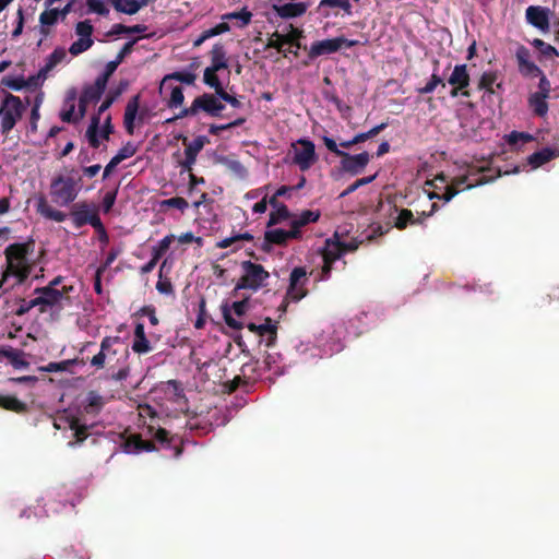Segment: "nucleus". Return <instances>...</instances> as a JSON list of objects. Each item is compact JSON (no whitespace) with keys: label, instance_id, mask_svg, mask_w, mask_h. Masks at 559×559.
Segmentation results:
<instances>
[{"label":"nucleus","instance_id":"7c9ffc66","mask_svg":"<svg viewBox=\"0 0 559 559\" xmlns=\"http://www.w3.org/2000/svg\"><path fill=\"white\" fill-rule=\"evenodd\" d=\"M258 335L261 337L266 336L265 345L267 347L274 346L277 338V323L273 322L271 318H265L264 323L259 324Z\"/></svg>","mask_w":559,"mask_h":559},{"label":"nucleus","instance_id":"dca6fc26","mask_svg":"<svg viewBox=\"0 0 559 559\" xmlns=\"http://www.w3.org/2000/svg\"><path fill=\"white\" fill-rule=\"evenodd\" d=\"M550 10L540 5H530L525 11V19L528 24L542 32H548Z\"/></svg>","mask_w":559,"mask_h":559},{"label":"nucleus","instance_id":"58836bf2","mask_svg":"<svg viewBox=\"0 0 559 559\" xmlns=\"http://www.w3.org/2000/svg\"><path fill=\"white\" fill-rule=\"evenodd\" d=\"M554 157H555V152L549 147H545V148L530 155L527 158V162L532 167L537 168V167L548 163Z\"/></svg>","mask_w":559,"mask_h":559},{"label":"nucleus","instance_id":"c03bdc74","mask_svg":"<svg viewBox=\"0 0 559 559\" xmlns=\"http://www.w3.org/2000/svg\"><path fill=\"white\" fill-rule=\"evenodd\" d=\"M223 20L231 21V20H238L239 27H245L248 24H250L252 19V13L247 9L242 8L240 11L229 12L222 16Z\"/></svg>","mask_w":559,"mask_h":559},{"label":"nucleus","instance_id":"cd10ccee","mask_svg":"<svg viewBox=\"0 0 559 559\" xmlns=\"http://www.w3.org/2000/svg\"><path fill=\"white\" fill-rule=\"evenodd\" d=\"M140 107V95H134L129 99L124 109L123 124L126 131L132 135L134 133V121Z\"/></svg>","mask_w":559,"mask_h":559},{"label":"nucleus","instance_id":"20e7f679","mask_svg":"<svg viewBox=\"0 0 559 559\" xmlns=\"http://www.w3.org/2000/svg\"><path fill=\"white\" fill-rule=\"evenodd\" d=\"M322 141L331 153L341 157L340 168L346 174L352 176L361 174L370 160V155L368 152L350 155L349 153L340 150L337 143L332 138L323 135Z\"/></svg>","mask_w":559,"mask_h":559},{"label":"nucleus","instance_id":"72a5a7b5","mask_svg":"<svg viewBox=\"0 0 559 559\" xmlns=\"http://www.w3.org/2000/svg\"><path fill=\"white\" fill-rule=\"evenodd\" d=\"M195 79H197V75L192 71H176V72L169 73L164 76V79L160 83V86H159V92L160 93L163 92V90L166 87L167 82L170 80H176L178 82H181V83H185L188 85H192V84H194Z\"/></svg>","mask_w":559,"mask_h":559},{"label":"nucleus","instance_id":"13d9d810","mask_svg":"<svg viewBox=\"0 0 559 559\" xmlns=\"http://www.w3.org/2000/svg\"><path fill=\"white\" fill-rule=\"evenodd\" d=\"M222 311H223L224 321L228 328H230L233 330H237V331H239L243 328L242 322L233 317V314L227 306H224Z\"/></svg>","mask_w":559,"mask_h":559},{"label":"nucleus","instance_id":"49530a36","mask_svg":"<svg viewBox=\"0 0 559 559\" xmlns=\"http://www.w3.org/2000/svg\"><path fill=\"white\" fill-rule=\"evenodd\" d=\"M289 217H290V212H289L288 207L285 204H283L278 207L274 209L270 213L267 227L281 224L282 222L288 219Z\"/></svg>","mask_w":559,"mask_h":559},{"label":"nucleus","instance_id":"052dcab7","mask_svg":"<svg viewBox=\"0 0 559 559\" xmlns=\"http://www.w3.org/2000/svg\"><path fill=\"white\" fill-rule=\"evenodd\" d=\"M136 153V146L132 142H128L122 146L115 157L121 163L122 160L132 157Z\"/></svg>","mask_w":559,"mask_h":559},{"label":"nucleus","instance_id":"338daca9","mask_svg":"<svg viewBox=\"0 0 559 559\" xmlns=\"http://www.w3.org/2000/svg\"><path fill=\"white\" fill-rule=\"evenodd\" d=\"M537 78H539V82H538V91L536 93L546 95V96H550V92H551L550 81L547 79V76L545 75V73L543 71H542V74H539Z\"/></svg>","mask_w":559,"mask_h":559},{"label":"nucleus","instance_id":"423d86ee","mask_svg":"<svg viewBox=\"0 0 559 559\" xmlns=\"http://www.w3.org/2000/svg\"><path fill=\"white\" fill-rule=\"evenodd\" d=\"M24 111V106L21 99L12 94H9L2 102L0 107L1 130L8 133L21 119Z\"/></svg>","mask_w":559,"mask_h":559},{"label":"nucleus","instance_id":"f3484780","mask_svg":"<svg viewBox=\"0 0 559 559\" xmlns=\"http://www.w3.org/2000/svg\"><path fill=\"white\" fill-rule=\"evenodd\" d=\"M194 104L198 112L202 110L212 117H219L222 110L225 108L217 95L209 93L195 97Z\"/></svg>","mask_w":559,"mask_h":559},{"label":"nucleus","instance_id":"37998d69","mask_svg":"<svg viewBox=\"0 0 559 559\" xmlns=\"http://www.w3.org/2000/svg\"><path fill=\"white\" fill-rule=\"evenodd\" d=\"M217 70L211 68V67H207L205 68L204 70V74H203V81L206 85H209L210 87L214 88L215 91V95H217L218 93H221L224 87L217 76Z\"/></svg>","mask_w":559,"mask_h":559},{"label":"nucleus","instance_id":"e433bc0d","mask_svg":"<svg viewBox=\"0 0 559 559\" xmlns=\"http://www.w3.org/2000/svg\"><path fill=\"white\" fill-rule=\"evenodd\" d=\"M70 9V3H68L63 11L60 12L58 11L57 9H50V10H46L44 11L40 15H39V23H40V26L43 28V32H46L45 31V27H48V26H51L53 25L55 23H57L59 16L61 14H66L68 12V10Z\"/></svg>","mask_w":559,"mask_h":559},{"label":"nucleus","instance_id":"412c9836","mask_svg":"<svg viewBox=\"0 0 559 559\" xmlns=\"http://www.w3.org/2000/svg\"><path fill=\"white\" fill-rule=\"evenodd\" d=\"M336 9L342 10L345 15L353 14L350 0H320L318 5V12L324 17H329L332 14L337 16L338 12L334 11Z\"/></svg>","mask_w":559,"mask_h":559},{"label":"nucleus","instance_id":"0e129e2a","mask_svg":"<svg viewBox=\"0 0 559 559\" xmlns=\"http://www.w3.org/2000/svg\"><path fill=\"white\" fill-rule=\"evenodd\" d=\"M68 368H69V361L63 360L60 362H50L47 366L39 367V370L44 371V372H60V371L68 370Z\"/></svg>","mask_w":559,"mask_h":559},{"label":"nucleus","instance_id":"8fccbe9b","mask_svg":"<svg viewBox=\"0 0 559 559\" xmlns=\"http://www.w3.org/2000/svg\"><path fill=\"white\" fill-rule=\"evenodd\" d=\"M174 238V235L165 236L156 246L152 248V257H154L155 260H159L169 249Z\"/></svg>","mask_w":559,"mask_h":559},{"label":"nucleus","instance_id":"393cba45","mask_svg":"<svg viewBox=\"0 0 559 559\" xmlns=\"http://www.w3.org/2000/svg\"><path fill=\"white\" fill-rule=\"evenodd\" d=\"M1 83L13 91L38 87L43 84L37 74L28 79H24L23 76H5L2 79Z\"/></svg>","mask_w":559,"mask_h":559},{"label":"nucleus","instance_id":"f257e3e1","mask_svg":"<svg viewBox=\"0 0 559 559\" xmlns=\"http://www.w3.org/2000/svg\"><path fill=\"white\" fill-rule=\"evenodd\" d=\"M106 404V399L99 392L91 390L85 396L79 401L76 413L78 415H72V444L82 443L88 436V430L94 427V423L86 424L81 423L80 416H91L95 418L104 408Z\"/></svg>","mask_w":559,"mask_h":559},{"label":"nucleus","instance_id":"79ce46f5","mask_svg":"<svg viewBox=\"0 0 559 559\" xmlns=\"http://www.w3.org/2000/svg\"><path fill=\"white\" fill-rule=\"evenodd\" d=\"M188 139L183 138V144L186 145L185 154H191L198 156L204 145L210 143V140L205 135L197 136L192 142L187 143Z\"/></svg>","mask_w":559,"mask_h":559},{"label":"nucleus","instance_id":"4468645a","mask_svg":"<svg viewBox=\"0 0 559 559\" xmlns=\"http://www.w3.org/2000/svg\"><path fill=\"white\" fill-rule=\"evenodd\" d=\"M486 180L480 179L477 181V183L468 182V176H461L452 180L451 183L447 185L444 187V192L442 194H439L437 192H432L429 194V199H439L443 200L444 202H449L452 200L459 192L472 189L473 187L477 185L485 183Z\"/></svg>","mask_w":559,"mask_h":559},{"label":"nucleus","instance_id":"6ab92c4d","mask_svg":"<svg viewBox=\"0 0 559 559\" xmlns=\"http://www.w3.org/2000/svg\"><path fill=\"white\" fill-rule=\"evenodd\" d=\"M106 86L107 84L105 82H102V80L96 78L94 84L88 85L83 90L79 103L81 116L84 115L87 104L97 103L102 98Z\"/></svg>","mask_w":559,"mask_h":559},{"label":"nucleus","instance_id":"b1692460","mask_svg":"<svg viewBox=\"0 0 559 559\" xmlns=\"http://www.w3.org/2000/svg\"><path fill=\"white\" fill-rule=\"evenodd\" d=\"M429 215H430V213L421 212L419 216L415 217L411 210L402 209L399 211V214L395 217L394 226L399 230H403L408 226L424 225L426 218Z\"/></svg>","mask_w":559,"mask_h":559},{"label":"nucleus","instance_id":"5701e85b","mask_svg":"<svg viewBox=\"0 0 559 559\" xmlns=\"http://www.w3.org/2000/svg\"><path fill=\"white\" fill-rule=\"evenodd\" d=\"M122 449L126 453L136 454L155 451L156 447L153 441L143 440L140 435H131L122 442Z\"/></svg>","mask_w":559,"mask_h":559},{"label":"nucleus","instance_id":"603ef678","mask_svg":"<svg viewBox=\"0 0 559 559\" xmlns=\"http://www.w3.org/2000/svg\"><path fill=\"white\" fill-rule=\"evenodd\" d=\"M160 207L163 209H178L181 212H185L189 207V203L186 199L181 197H174L170 199L163 200L160 202Z\"/></svg>","mask_w":559,"mask_h":559},{"label":"nucleus","instance_id":"864d4df0","mask_svg":"<svg viewBox=\"0 0 559 559\" xmlns=\"http://www.w3.org/2000/svg\"><path fill=\"white\" fill-rule=\"evenodd\" d=\"M386 127H388V123L386 122H382V123L377 124L376 127L371 128L367 132L357 133L355 135V141L358 142V144H359V143H362V142L369 140V139H372L376 135H378L381 131H383Z\"/></svg>","mask_w":559,"mask_h":559},{"label":"nucleus","instance_id":"bb28decb","mask_svg":"<svg viewBox=\"0 0 559 559\" xmlns=\"http://www.w3.org/2000/svg\"><path fill=\"white\" fill-rule=\"evenodd\" d=\"M153 349L151 342L145 334L144 324L138 322L134 328V337L132 342V350L139 355L147 354Z\"/></svg>","mask_w":559,"mask_h":559},{"label":"nucleus","instance_id":"5fc2aeb1","mask_svg":"<svg viewBox=\"0 0 559 559\" xmlns=\"http://www.w3.org/2000/svg\"><path fill=\"white\" fill-rule=\"evenodd\" d=\"M185 100L183 91L180 86H174L171 88L170 98L167 102L169 108H177L182 105Z\"/></svg>","mask_w":559,"mask_h":559},{"label":"nucleus","instance_id":"f704fd0d","mask_svg":"<svg viewBox=\"0 0 559 559\" xmlns=\"http://www.w3.org/2000/svg\"><path fill=\"white\" fill-rule=\"evenodd\" d=\"M37 211L46 218L52 219L55 222H62L67 217L66 213L58 210H53L52 206L48 204V202L44 198L38 199Z\"/></svg>","mask_w":559,"mask_h":559},{"label":"nucleus","instance_id":"774afa93","mask_svg":"<svg viewBox=\"0 0 559 559\" xmlns=\"http://www.w3.org/2000/svg\"><path fill=\"white\" fill-rule=\"evenodd\" d=\"M249 308V298H245L239 301H235L231 305V309L237 317H242Z\"/></svg>","mask_w":559,"mask_h":559},{"label":"nucleus","instance_id":"473e14b6","mask_svg":"<svg viewBox=\"0 0 559 559\" xmlns=\"http://www.w3.org/2000/svg\"><path fill=\"white\" fill-rule=\"evenodd\" d=\"M211 68L221 71L228 68L226 51L222 44H215L211 50Z\"/></svg>","mask_w":559,"mask_h":559},{"label":"nucleus","instance_id":"2eb2a0df","mask_svg":"<svg viewBox=\"0 0 559 559\" xmlns=\"http://www.w3.org/2000/svg\"><path fill=\"white\" fill-rule=\"evenodd\" d=\"M94 27L90 20L81 21L75 26L78 40L72 43V56L80 55L90 49L94 43L92 39Z\"/></svg>","mask_w":559,"mask_h":559},{"label":"nucleus","instance_id":"ddd939ff","mask_svg":"<svg viewBox=\"0 0 559 559\" xmlns=\"http://www.w3.org/2000/svg\"><path fill=\"white\" fill-rule=\"evenodd\" d=\"M531 51L524 45H519L515 50L518 71L523 78L535 79L542 74V69L531 60Z\"/></svg>","mask_w":559,"mask_h":559},{"label":"nucleus","instance_id":"6e6552de","mask_svg":"<svg viewBox=\"0 0 559 559\" xmlns=\"http://www.w3.org/2000/svg\"><path fill=\"white\" fill-rule=\"evenodd\" d=\"M100 221L99 209L94 203L78 202L72 204V225L81 228L84 225L94 227Z\"/></svg>","mask_w":559,"mask_h":559},{"label":"nucleus","instance_id":"aec40b11","mask_svg":"<svg viewBox=\"0 0 559 559\" xmlns=\"http://www.w3.org/2000/svg\"><path fill=\"white\" fill-rule=\"evenodd\" d=\"M112 105V103L110 102V99H107L105 97L104 102L100 104V106L98 107V110L96 114H94L91 118V123L86 130V138L88 140V143L91 144L92 147L94 148H98L99 145H100V142L98 140V129H99V124H100V116L107 110L110 108V106Z\"/></svg>","mask_w":559,"mask_h":559},{"label":"nucleus","instance_id":"4be33fe9","mask_svg":"<svg viewBox=\"0 0 559 559\" xmlns=\"http://www.w3.org/2000/svg\"><path fill=\"white\" fill-rule=\"evenodd\" d=\"M51 201L59 205L64 206L70 202V181L66 178H58L51 185Z\"/></svg>","mask_w":559,"mask_h":559},{"label":"nucleus","instance_id":"a211bd4d","mask_svg":"<svg viewBox=\"0 0 559 559\" xmlns=\"http://www.w3.org/2000/svg\"><path fill=\"white\" fill-rule=\"evenodd\" d=\"M281 1L282 0H278L276 3L272 4V11L283 20L299 17L308 10L306 2L281 3Z\"/></svg>","mask_w":559,"mask_h":559},{"label":"nucleus","instance_id":"c9c22d12","mask_svg":"<svg viewBox=\"0 0 559 559\" xmlns=\"http://www.w3.org/2000/svg\"><path fill=\"white\" fill-rule=\"evenodd\" d=\"M343 255L341 240L328 239L322 250L323 260L335 262Z\"/></svg>","mask_w":559,"mask_h":559},{"label":"nucleus","instance_id":"0eeeda50","mask_svg":"<svg viewBox=\"0 0 559 559\" xmlns=\"http://www.w3.org/2000/svg\"><path fill=\"white\" fill-rule=\"evenodd\" d=\"M294 151L293 162L301 171L309 170L318 160L316 145L308 139H299L292 145Z\"/></svg>","mask_w":559,"mask_h":559},{"label":"nucleus","instance_id":"9d476101","mask_svg":"<svg viewBox=\"0 0 559 559\" xmlns=\"http://www.w3.org/2000/svg\"><path fill=\"white\" fill-rule=\"evenodd\" d=\"M308 283L307 271L304 266L294 267L289 275V285L286 290V299L299 301L308 294L306 285Z\"/></svg>","mask_w":559,"mask_h":559},{"label":"nucleus","instance_id":"c85d7f7f","mask_svg":"<svg viewBox=\"0 0 559 559\" xmlns=\"http://www.w3.org/2000/svg\"><path fill=\"white\" fill-rule=\"evenodd\" d=\"M67 56L64 48H56L46 60L45 66L38 71L37 75L41 83L47 79L49 71H51L58 63H60Z\"/></svg>","mask_w":559,"mask_h":559},{"label":"nucleus","instance_id":"3c124183","mask_svg":"<svg viewBox=\"0 0 559 559\" xmlns=\"http://www.w3.org/2000/svg\"><path fill=\"white\" fill-rule=\"evenodd\" d=\"M0 406L13 412H22L25 408L24 403L19 401L16 397L2 395L0 396Z\"/></svg>","mask_w":559,"mask_h":559},{"label":"nucleus","instance_id":"a19ab883","mask_svg":"<svg viewBox=\"0 0 559 559\" xmlns=\"http://www.w3.org/2000/svg\"><path fill=\"white\" fill-rule=\"evenodd\" d=\"M117 12L133 15L139 12L135 0H109Z\"/></svg>","mask_w":559,"mask_h":559},{"label":"nucleus","instance_id":"6e6d98bb","mask_svg":"<svg viewBox=\"0 0 559 559\" xmlns=\"http://www.w3.org/2000/svg\"><path fill=\"white\" fill-rule=\"evenodd\" d=\"M88 12L97 13L106 16L109 14V9L103 0H86Z\"/></svg>","mask_w":559,"mask_h":559},{"label":"nucleus","instance_id":"ea45409f","mask_svg":"<svg viewBox=\"0 0 559 559\" xmlns=\"http://www.w3.org/2000/svg\"><path fill=\"white\" fill-rule=\"evenodd\" d=\"M61 298V294L55 289H44L31 301L32 307L36 305H52Z\"/></svg>","mask_w":559,"mask_h":559},{"label":"nucleus","instance_id":"c756f323","mask_svg":"<svg viewBox=\"0 0 559 559\" xmlns=\"http://www.w3.org/2000/svg\"><path fill=\"white\" fill-rule=\"evenodd\" d=\"M549 96L532 93L528 96L527 103L528 107L532 109L535 116L545 117L548 112L549 106L547 99Z\"/></svg>","mask_w":559,"mask_h":559},{"label":"nucleus","instance_id":"f8f14e48","mask_svg":"<svg viewBox=\"0 0 559 559\" xmlns=\"http://www.w3.org/2000/svg\"><path fill=\"white\" fill-rule=\"evenodd\" d=\"M301 231H297L290 226L289 230L282 228L269 229L264 233V241L262 243V250L269 252L272 246H286L290 239H299Z\"/></svg>","mask_w":559,"mask_h":559},{"label":"nucleus","instance_id":"4d7b16f0","mask_svg":"<svg viewBox=\"0 0 559 559\" xmlns=\"http://www.w3.org/2000/svg\"><path fill=\"white\" fill-rule=\"evenodd\" d=\"M288 40L287 36H283V34H280L278 32H274L272 37L266 43V48H274L278 52L283 51V46Z\"/></svg>","mask_w":559,"mask_h":559},{"label":"nucleus","instance_id":"09e8293b","mask_svg":"<svg viewBox=\"0 0 559 559\" xmlns=\"http://www.w3.org/2000/svg\"><path fill=\"white\" fill-rule=\"evenodd\" d=\"M506 141L510 146H518L520 143L525 144L534 141V136L527 132L512 131L506 135Z\"/></svg>","mask_w":559,"mask_h":559},{"label":"nucleus","instance_id":"a18cd8bd","mask_svg":"<svg viewBox=\"0 0 559 559\" xmlns=\"http://www.w3.org/2000/svg\"><path fill=\"white\" fill-rule=\"evenodd\" d=\"M531 44L539 51V53L548 59H554L559 56V51L556 47L545 43L543 39L535 38Z\"/></svg>","mask_w":559,"mask_h":559},{"label":"nucleus","instance_id":"39448f33","mask_svg":"<svg viewBox=\"0 0 559 559\" xmlns=\"http://www.w3.org/2000/svg\"><path fill=\"white\" fill-rule=\"evenodd\" d=\"M116 344H121L119 336H106L102 340L98 353L94 354L92 357H84L83 354L85 352L91 353L92 348L96 345L94 342H87L80 350L81 356L72 358V368L80 365L83 366L87 360H90L91 366L97 370L105 368L106 362L108 361L106 350H111V347Z\"/></svg>","mask_w":559,"mask_h":559},{"label":"nucleus","instance_id":"680f3d73","mask_svg":"<svg viewBox=\"0 0 559 559\" xmlns=\"http://www.w3.org/2000/svg\"><path fill=\"white\" fill-rule=\"evenodd\" d=\"M206 322V301L204 298H201L199 302V313L198 318L194 322L195 329H203Z\"/></svg>","mask_w":559,"mask_h":559},{"label":"nucleus","instance_id":"1a4fd4ad","mask_svg":"<svg viewBox=\"0 0 559 559\" xmlns=\"http://www.w3.org/2000/svg\"><path fill=\"white\" fill-rule=\"evenodd\" d=\"M359 45L358 40L347 39L343 36L318 40L311 44L309 57L311 59L338 51L343 46L352 48Z\"/></svg>","mask_w":559,"mask_h":559},{"label":"nucleus","instance_id":"2f4dec72","mask_svg":"<svg viewBox=\"0 0 559 559\" xmlns=\"http://www.w3.org/2000/svg\"><path fill=\"white\" fill-rule=\"evenodd\" d=\"M439 64H440L439 60L435 59L433 60V66H435L433 72H432L429 81L425 84V86L417 88L418 94H420V95L431 94L437 88L438 85H441L442 88L445 87V82L443 81L441 75H439V73H438Z\"/></svg>","mask_w":559,"mask_h":559},{"label":"nucleus","instance_id":"69168bd1","mask_svg":"<svg viewBox=\"0 0 559 559\" xmlns=\"http://www.w3.org/2000/svg\"><path fill=\"white\" fill-rule=\"evenodd\" d=\"M127 87L128 82L120 81L117 87L109 90V92L106 95V98L110 99V102L114 104L121 96V94L126 91Z\"/></svg>","mask_w":559,"mask_h":559},{"label":"nucleus","instance_id":"de8ad7c7","mask_svg":"<svg viewBox=\"0 0 559 559\" xmlns=\"http://www.w3.org/2000/svg\"><path fill=\"white\" fill-rule=\"evenodd\" d=\"M498 75L493 71L484 72L478 82V88L489 94H493V84L497 82Z\"/></svg>","mask_w":559,"mask_h":559},{"label":"nucleus","instance_id":"e2e57ef3","mask_svg":"<svg viewBox=\"0 0 559 559\" xmlns=\"http://www.w3.org/2000/svg\"><path fill=\"white\" fill-rule=\"evenodd\" d=\"M117 193H118V188L106 192V194L104 195L102 207L105 213L110 212V210L112 209V206L116 202Z\"/></svg>","mask_w":559,"mask_h":559},{"label":"nucleus","instance_id":"bf43d9fd","mask_svg":"<svg viewBox=\"0 0 559 559\" xmlns=\"http://www.w3.org/2000/svg\"><path fill=\"white\" fill-rule=\"evenodd\" d=\"M53 427L57 430L63 431H67L70 428V415L68 414L67 409H64L62 413H59L53 418Z\"/></svg>","mask_w":559,"mask_h":559},{"label":"nucleus","instance_id":"a878e982","mask_svg":"<svg viewBox=\"0 0 559 559\" xmlns=\"http://www.w3.org/2000/svg\"><path fill=\"white\" fill-rule=\"evenodd\" d=\"M150 432L152 433L155 441L160 443L163 447L173 448L174 449V457H179L182 453V447L180 442L174 437L169 436V432L164 428H158L153 433V427H150Z\"/></svg>","mask_w":559,"mask_h":559},{"label":"nucleus","instance_id":"4c0bfd02","mask_svg":"<svg viewBox=\"0 0 559 559\" xmlns=\"http://www.w3.org/2000/svg\"><path fill=\"white\" fill-rule=\"evenodd\" d=\"M320 218L319 211L306 210L300 213L298 218L292 221L290 225L295 230L300 231V228L310 224L316 223Z\"/></svg>","mask_w":559,"mask_h":559},{"label":"nucleus","instance_id":"9b49d317","mask_svg":"<svg viewBox=\"0 0 559 559\" xmlns=\"http://www.w3.org/2000/svg\"><path fill=\"white\" fill-rule=\"evenodd\" d=\"M448 83L452 86L450 91L451 97L455 98L457 96H471V92L468 91L471 78L467 72L466 64H456L450 78L448 79Z\"/></svg>","mask_w":559,"mask_h":559},{"label":"nucleus","instance_id":"f03ea898","mask_svg":"<svg viewBox=\"0 0 559 559\" xmlns=\"http://www.w3.org/2000/svg\"><path fill=\"white\" fill-rule=\"evenodd\" d=\"M7 269L3 280L14 276L22 282L29 274L34 263V245L32 242L13 243L5 249Z\"/></svg>","mask_w":559,"mask_h":559},{"label":"nucleus","instance_id":"7ed1b4c3","mask_svg":"<svg viewBox=\"0 0 559 559\" xmlns=\"http://www.w3.org/2000/svg\"><path fill=\"white\" fill-rule=\"evenodd\" d=\"M241 276L235 285L234 293L240 289H248L253 293L267 286L270 273L263 265L254 263L250 260L240 263Z\"/></svg>","mask_w":559,"mask_h":559}]
</instances>
